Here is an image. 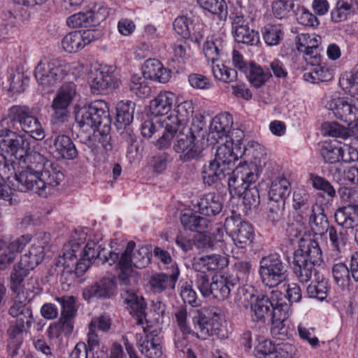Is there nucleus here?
<instances>
[{
    "label": "nucleus",
    "mask_w": 358,
    "mask_h": 358,
    "mask_svg": "<svg viewBox=\"0 0 358 358\" xmlns=\"http://www.w3.org/2000/svg\"><path fill=\"white\" fill-rule=\"evenodd\" d=\"M173 28L176 35L185 43L203 45H216L223 42V37L215 34L209 35V30L203 24H196L188 15L178 16L173 22Z\"/></svg>",
    "instance_id": "4"
},
{
    "label": "nucleus",
    "mask_w": 358,
    "mask_h": 358,
    "mask_svg": "<svg viewBox=\"0 0 358 358\" xmlns=\"http://www.w3.org/2000/svg\"><path fill=\"white\" fill-rule=\"evenodd\" d=\"M317 206L310 194L304 189H297L293 193V208L296 210H300L303 213H307L310 211L314 213L317 209Z\"/></svg>",
    "instance_id": "41"
},
{
    "label": "nucleus",
    "mask_w": 358,
    "mask_h": 358,
    "mask_svg": "<svg viewBox=\"0 0 358 358\" xmlns=\"http://www.w3.org/2000/svg\"><path fill=\"white\" fill-rule=\"evenodd\" d=\"M74 318L61 316L59 320L50 325L48 336L50 338H59L62 334L69 335L73 330Z\"/></svg>",
    "instance_id": "44"
},
{
    "label": "nucleus",
    "mask_w": 358,
    "mask_h": 358,
    "mask_svg": "<svg viewBox=\"0 0 358 358\" xmlns=\"http://www.w3.org/2000/svg\"><path fill=\"white\" fill-rule=\"evenodd\" d=\"M175 101V95L168 91L161 92L150 101V108L155 116L164 115L169 112Z\"/></svg>",
    "instance_id": "35"
},
{
    "label": "nucleus",
    "mask_w": 358,
    "mask_h": 358,
    "mask_svg": "<svg viewBox=\"0 0 358 358\" xmlns=\"http://www.w3.org/2000/svg\"><path fill=\"white\" fill-rule=\"evenodd\" d=\"M45 144L50 152L57 159H73L78 156L77 149L71 138L64 134H57L48 138Z\"/></svg>",
    "instance_id": "17"
},
{
    "label": "nucleus",
    "mask_w": 358,
    "mask_h": 358,
    "mask_svg": "<svg viewBox=\"0 0 358 358\" xmlns=\"http://www.w3.org/2000/svg\"><path fill=\"white\" fill-rule=\"evenodd\" d=\"M29 271L28 269L20 266V262L13 266L10 275V289L13 292H20L22 283L29 274Z\"/></svg>",
    "instance_id": "55"
},
{
    "label": "nucleus",
    "mask_w": 358,
    "mask_h": 358,
    "mask_svg": "<svg viewBox=\"0 0 358 358\" xmlns=\"http://www.w3.org/2000/svg\"><path fill=\"white\" fill-rule=\"evenodd\" d=\"M336 222L345 229H353L358 226V205H348L336 210Z\"/></svg>",
    "instance_id": "33"
},
{
    "label": "nucleus",
    "mask_w": 358,
    "mask_h": 358,
    "mask_svg": "<svg viewBox=\"0 0 358 358\" xmlns=\"http://www.w3.org/2000/svg\"><path fill=\"white\" fill-rule=\"evenodd\" d=\"M135 103L131 101H121L117 107L116 127L118 129H125L134 119Z\"/></svg>",
    "instance_id": "39"
},
{
    "label": "nucleus",
    "mask_w": 358,
    "mask_h": 358,
    "mask_svg": "<svg viewBox=\"0 0 358 358\" xmlns=\"http://www.w3.org/2000/svg\"><path fill=\"white\" fill-rule=\"evenodd\" d=\"M121 294L128 305L129 312L136 321V324L143 325L146 317L147 308L144 299L138 296L134 290L129 289H124Z\"/></svg>",
    "instance_id": "25"
},
{
    "label": "nucleus",
    "mask_w": 358,
    "mask_h": 358,
    "mask_svg": "<svg viewBox=\"0 0 358 358\" xmlns=\"http://www.w3.org/2000/svg\"><path fill=\"white\" fill-rule=\"evenodd\" d=\"M180 222L185 229L192 231L202 232L208 227L206 218L191 212L182 213L180 216Z\"/></svg>",
    "instance_id": "43"
},
{
    "label": "nucleus",
    "mask_w": 358,
    "mask_h": 358,
    "mask_svg": "<svg viewBox=\"0 0 358 358\" xmlns=\"http://www.w3.org/2000/svg\"><path fill=\"white\" fill-rule=\"evenodd\" d=\"M80 257L76 259L73 254L66 253L65 256L71 260L67 262V268H74L73 275L75 277L82 276L90 268L92 262L101 261V263L108 264L111 266L116 263L119 259V254L109 251L103 248L99 243L94 241H89L80 252Z\"/></svg>",
    "instance_id": "3"
},
{
    "label": "nucleus",
    "mask_w": 358,
    "mask_h": 358,
    "mask_svg": "<svg viewBox=\"0 0 358 358\" xmlns=\"http://www.w3.org/2000/svg\"><path fill=\"white\" fill-rule=\"evenodd\" d=\"M316 208L319 213L314 211L310 215V222L313 232L315 235L322 236L328 231L331 226L329 225L327 218L320 206H317Z\"/></svg>",
    "instance_id": "45"
},
{
    "label": "nucleus",
    "mask_w": 358,
    "mask_h": 358,
    "mask_svg": "<svg viewBox=\"0 0 358 358\" xmlns=\"http://www.w3.org/2000/svg\"><path fill=\"white\" fill-rule=\"evenodd\" d=\"M293 7V3L288 0H275L271 4V10L275 17H286Z\"/></svg>",
    "instance_id": "64"
},
{
    "label": "nucleus",
    "mask_w": 358,
    "mask_h": 358,
    "mask_svg": "<svg viewBox=\"0 0 358 358\" xmlns=\"http://www.w3.org/2000/svg\"><path fill=\"white\" fill-rule=\"evenodd\" d=\"M212 72L215 79L224 83H231L237 78L236 71L222 64L213 65Z\"/></svg>",
    "instance_id": "57"
},
{
    "label": "nucleus",
    "mask_w": 358,
    "mask_h": 358,
    "mask_svg": "<svg viewBox=\"0 0 358 358\" xmlns=\"http://www.w3.org/2000/svg\"><path fill=\"white\" fill-rule=\"evenodd\" d=\"M249 81L256 88L264 85L272 76L270 72L265 71L259 65L253 62L249 64Z\"/></svg>",
    "instance_id": "46"
},
{
    "label": "nucleus",
    "mask_w": 358,
    "mask_h": 358,
    "mask_svg": "<svg viewBox=\"0 0 358 358\" xmlns=\"http://www.w3.org/2000/svg\"><path fill=\"white\" fill-rule=\"evenodd\" d=\"M194 107L192 102L186 101L179 103L176 109L164 120L166 122L169 129H173V127L178 129H189L187 123L192 116Z\"/></svg>",
    "instance_id": "23"
},
{
    "label": "nucleus",
    "mask_w": 358,
    "mask_h": 358,
    "mask_svg": "<svg viewBox=\"0 0 358 358\" xmlns=\"http://www.w3.org/2000/svg\"><path fill=\"white\" fill-rule=\"evenodd\" d=\"M109 131H105L104 128L97 130L94 129L92 136H90L85 143L94 152H98L99 148L97 142L101 145L106 151H110L113 149V143Z\"/></svg>",
    "instance_id": "37"
},
{
    "label": "nucleus",
    "mask_w": 358,
    "mask_h": 358,
    "mask_svg": "<svg viewBox=\"0 0 358 358\" xmlns=\"http://www.w3.org/2000/svg\"><path fill=\"white\" fill-rule=\"evenodd\" d=\"M228 259L222 255L213 254L194 259L193 267L201 273L222 269L228 265Z\"/></svg>",
    "instance_id": "30"
},
{
    "label": "nucleus",
    "mask_w": 358,
    "mask_h": 358,
    "mask_svg": "<svg viewBox=\"0 0 358 358\" xmlns=\"http://www.w3.org/2000/svg\"><path fill=\"white\" fill-rule=\"evenodd\" d=\"M108 8L102 3H90L86 11L69 16L66 24L71 28L92 27L99 25L107 17Z\"/></svg>",
    "instance_id": "11"
},
{
    "label": "nucleus",
    "mask_w": 358,
    "mask_h": 358,
    "mask_svg": "<svg viewBox=\"0 0 358 358\" xmlns=\"http://www.w3.org/2000/svg\"><path fill=\"white\" fill-rule=\"evenodd\" d=\"M76 121L80 127L97 130L104 128L110 129V119L108 104L102 100H96L87 106L79 108L76 113Z\"/></svg>",
    "instance_id": "6"
},
{
    "label": "nucleus",
    "mask_w": 358,
    "mask_h": 358,
    "mask_svg": "<svg viewBox=\"0 0 358 358\" xmlns=\"http://www.w3.org/2000/svg\"><path fill=\"white\" fill-rule=\"evenodd\" d=\"M31 141L25 135L14 131L0 129V171L14 173L16 166H40L43 156L32 149Z\"/></svg>",
    "instance_id": "1"
},
{
    "label": "nucleus",
    "mask_w": 358,
    "mask_h": 358,
    "mask_svg": "<svg viewBox=\"0 0 358 358\" xmlns=\"http://www.w3.org/2000/svg\"><path fill=\"white\" fill-rule=\"evenodd\" d=\"M45 164V157L42 161L40 166L35 167V166H29L24 167L21 166H16L14 169V173L7 172L6 175L2 174L1 179L8 184L12 183L14 188L20 191H26L31 189L36 193L39 194V189H37L38 181L40 178V171Z\"/></svg>",
    "instance_id": "9"
},
{
    "label": "nucleus",
    "mask_w": 358,
    "mask_h": 358,
    "mask_svg": "<svg viewBox=\"0 0 358 358\" xmlns=\"http://www.w3.org/2000/svg\"><path fill=\"white\" fill-rule=\"evenodd\" d=\"M44 255V246L33 244L27 252L21 255L19 262L20 266L31 271L43 261Z\"/></svg>",
    "instance_id": "38"
},
{
    "label": "nucleus",
    "mask_w": 358,
    "mask_h": 358,
    "mask_svg": "<svg viewBox=\"0 0 358 358\" xmlns=\"http://www.w3.org/2000/svg\"><path fill=\"white\" fill-rule=\"evenodd\" d=\"M262 34L266 45H278L284 38L280 24H267L262 29Z\"/></svg>",
    "instance_id": "47"
},
{
    "label": "nucleus",
    "mask_w": 358,
    "mask_h": 358,
    "mask_svg": "<svg viewBox=\"0 0 358 358\" xmlns=\"http://www.w3.org/2000/svg\"><path fill=\"white\" fill-rule=\"evenodd\" d=\"M290 182L285 178L274 179L268 192V200L285 203V199L290 193Z\"/></svg>",
    "instance_id": "40"
},
{
    "label": "nucleus",
    "mask_w": 358,
    "mask_h": 358,
    "mask_svg": "<svg viewBox=\"0 0 358 358\" xmlns=\"http://www.w3.org/2000/svg\"><path fill=\"white\" fill-rule=\"evenodd\" d=\"M11 113L17 117L21 129L36 141H41L45 136V130L38 120L33 115V111L26 106H14Z\"/></svg>",
    "instance_id": "15"
},
{
    "label": "nucleus",
    "mask_w": 358,
    "mask_h": 358,
    "mask_svg": "<svg viewBox=\"0 0 358 358\" xmlns=\"http://www.w3.org/2000/svg\"><path fill=\"white\" fill-rule=\"evenodd\" d=\"M203 9L209 13L222 17L227 15V6L224 0H196Z\"/></svg>",
    "instance_id": "54"
},
{
    "label": "nucleus",
    "mask_w": 358,
    "mask_h": 358,
    "mask_svg": "<svg viewBox=\"0 0 358 358\" xmlns=\"http://www.w3.org/2000/svg\"><path fill=\"white\" fill-rule=\"evenodd\" d=\"M135 246L136 243L134 241L128 242L124 251L120 256L119 255V259L116 262L117 278L120 285L129 284L134 266L142 268L150 264L152 254L149 248L142 246L134 251Z\"/></svg>",
    "instance_id": "5"
},
{
    "label": "nucleus",
    "mask_w": 358,
    "mask_h": 358,
    "mask_svg": "<svg viewBox=\"0 0 358 358\" xmlns=\"http://www.w3.org/2000/svg\"><path fill=\"white\" fill-rule=\"evenodd\" d=\"M358 8V0H339L331 12L335 22H343L355 14Z\"/></svg>",
    "instance_id": "36"
},
{
    "label": "nucleus",
    "mask_w": 358,
    "mask_h": 358,
    "mask_svg": "<svg viewBox=\"0 0 358 358\" xmlns=\"http://www.w3.org/2000/svg\"><path fill=\"white\" fill-rule=\"evenodd\" d=\"M245 151V148L242 149L239 144L234 145L231 140H226L217 147L215 159L233 167L234 163L243 156Z\"/></svg>",
    "instance_id": "27"
},
{
    "label": "nucleus",
    "mask_w": 358,
    "mask_h": 358,
    "mask_svg": "<svg viewBox=\"0 0 358 358\" xmlns=\"http://www.w3.org/2000/svg\"><path fill=\"white\" fill-rule=\"evenodd\" d=\"M194 329L198 338L206 340L210 336H219L220 323L212 320V317L199 315L194 319Z\"/></svg>",
    "instance_id": "28"
},
{
    "label": "nucleus",
    "mask_w": 358,
    "mask_h": 358,
    "mask_svg": "<svg viewBox=\"0 0 358 358\" xmlns=\"http://www.w3.org/2000/svg\"><path fill=\"white\" fill-rule=\"evenodd\" d=\"M199 212L206 216H215L222 209L220 195L213 192L205 194L197 203Z\"/></svg>",
    "instance_id": "34"
},
{
    "label": "nucleus",
    "mask_w": 358,
    "mask_h": 358,
    "mask_svg": "<svg viewBox=\"0 0 358 358\" xmlns=\"http://www.w3.org/2000/svg\"><path fill=\"white\" fill-rule=\"evenodd\" d=\"M173 272L171 274L155 273L150 280V285L153 292L161 293L166 289H174L176 281L180 275V271L177 266H173Z\"/></svg>",
    "instance_id": "29"
},
{
    "label": "nucleus",
    "mask_w": 358,
    "mask_h": 358,
    "mask_svg": "<svg viewBox=\"0 0 358 358\" xmlns=\"http://www.w3.org/2000/svg\"><path fill=\"white\" fill-rule=\"evenodd\" d=\"M224 227L238 248H245L254 239L253 227L249 222L242 220L240 215L233 214L227 217Z\"/></svg>",
    "instance_id": "12"
},
{
    "label": "nucleus",
    "mask_w": 358,
    "mask_h": 358,
    "mask_svg": "<svg viewBox=\"0 0 358 358\" xmlns=\"http://www.w3.org/2000/svg\"><path fill=\"white\" fill-rule=\"evenodd\" d=\"M255 349L258 358H292L295 352L289 343H274L270 340L260 341Z\"/></svg>",
    "instance_id": "21"
},
{
    "label": "nucleus",
    "mask_w": 358,
    "mask_h": 358,
    "mask_svg": "<svg viewBox=\"0 0 358 358\" xmlns=\"http://www.w3.org/2000/svg\"><path fill=\"white\" fill-rule=\"evenodd\" d=\"M329 290L328 280L324 278L313 281L307 287V294L311 298L320 301L326 299Z\"/></svg>",
    "instance_id": "53"
},
{
    "label": "nucleus",
    "mask_w": 358,
    "mask_h": 358,
    "mask_svg": "<svg viewBox=\"0 0 358 358\" xmlns=\"http://www.w3.org/2000/svg\"><path fill=\"white\" fill-rule=\"evenodd\" d=\"M233 167L214 159L203 166L201 177L204 184L209 186L231 174Z\"/></svg>",
    "instance_id": "26"
},
{
    "label": "nucleus",
    "mask_w": 358,
    "mask_h": 358,
    "mask_svg": "<svg viewBox=\"0 0 358 358\" xmlns=\"http://www.w3.org/2000/svg\"><path fill=\"white\" fill-rule=\"evenodd\" d=\"M115 282L111 278H103L83 290V298L90 301L94 299H106L113 294Z\"/></svg>",
    "instance_id": "24"
},
{
    "label": "nucleus",
    "mask_w": 358,
    "mask_h": 358,
    "mask_svg": "<svg viewBox=\"0 0 358 358\" xmlns=\"http://www.w3.org/2000/svg\"><path fill=\"white\" fill-rule=\"evenodd\" d=\"M285 203L268 200L267 203V219L273 224L280 222L284 215Z\"/></svg>",
    "instance_id": "59"
},
{
    "label": "nucleus",
    "mask_w": 358,
    "mask_h": 358,
    "mask_svg": "<svg viewBox=\"0 0 358 358\" xmlns=\"http://www.w3.org/2000/svg\"><path fill=\"white\" fill-rule=\"evenodd\" d=\"M326 107L334 114V117L352 126L358 118V99L345 97H331L326 103Z\"/></svg>",
    "instance_id": "14"
},
{
    "label": "nucleus",
    "mask_w": 358,
    "mask_h": 358,
    "mask_svg": "<svg viewBox=\"0 0 358 358\" xmlns=\"http://www.w3.org/2000/svg\"><path fill=\"white\" fill-rule=\"evenodd\" d=\"M64 176L57 166L45 158V164L40 171L39 181L36 185L39 195H46L53 187H57L64 180Z\"/></svg>",
    "instance_id": "20"
},
{
    "label": "nucleus",
    "mask_w": 358,
    "mask_h": 358,
    "mask_svg": "<svg viewBox=\"0 0 358 358\" xmlns=\"http://www.w3.org/2000/svg\"><path fill=\"white\" fill-rule=\"evenodd\" d=\"M129 89L131 92L141 99L146 98L151 94V88L145 82V78L138 77L136 75H134L131 78Z\"/></svg>",
    "instance_id": "56"
},
{
    "label": "nucleus",
    "mask_w": 358,
    "mask_h": 358,
    "mask_svg": "<svg viewBox=\"0 0 358 358\" xmlns=\"http://www.w3.org/2000/svg\"><path fill=\"white\" fill-rule=\"evenodd\" d=\"M94 32L87 30L83 33L80 31H71L62 39V45H89L93 41Z\"/></svg>",
    "instance_id": "48"
},
{
    "label": "nucleus",
    "mask_w": 358,
    "mask_h": 358,
    "mask_svg": "<svg viewBox=\"0 0 358 358\" xmlns=\"http://www.w3.org/2000/svg\"><path fill=\"white\" fill-rule=\"evenodd\" d=\"M9 91L13 93L23 92L28 85L29 78L18 69H11L9 71Z\"/></svg>",
    "instance_id": "49"
},
{
    "label": "nucleus",
    "mask_w": 358,
    "mask_h": 358,
    "mask_svg": "<svg viewBox=\"0 0 358 358\" xmlns=\"http://www.w3.org/2000/svg\"><path fill=\"white\" fill-rule=\"evenodd\" d=\"M234 279L223 275H216L212 278L210 296L218 301L227 299L231 289L235 285Z\"/></svg>",
    "instance_id": "32"
},
{
    "label": "nucleus",
    "mask_w": 358,
    "mask_h": 358,
    "mask_svg": "<svg viewBox=\"0 0 358 358\" xmlns=\"http://www.w3.org/2000/svg\"><path fill=\"white\" fill-rule=\"evenodd\" d=\"M287 265L278 254L264 257L259 262V273L262 283L270 287H275L287 278Z\"/></svg>",
    "instance_id": "10"
},
{
    "label": "nucleus",
    "mask_w": 358,
    "mask_h": 358,
    "mask_svg": "<svg viewBox=\"0 0 358 358\" xmlns=\"http://www.w3.org/2000/svg\"><path fill=\"white\" fill-rule=\"evenodd\" d=\"M350 271L343 263L334 264L332 268V273L336 282L341 287L348 285L350 280Z\"/></svg>",
    "instance_id": "61"
},
{
    "label": "nucleus",
    "mask_w": 358,
    "mask_h": 358,
    "mask_svg": "<svg viewBox=\"0 0 358 358\" xmlns=\"http://www.w3.org/2000/svg\"><path fill=\"white\" fill-rule=\"evenodd\" d=\"M327 233L329 234V238L332 246L335 248L338 252H340L341 248L346 245L348 241L346 231L343 229H337L335 227L331 226Z\"/></svg>",
    "instance_id": "62"
},
{
    "label": "nucleus",
    "mask_w": 358,
    "mask_h": 358,
    "mask_svg": "<svg viewBox=\"0 0 358 358\" xmlns=\"http://www.w3.org/2000/svg\"><path fill=\"white\" fill-rule=\"evenodd\" d=\"M115 67L101 64L91 65L88 82L94 94H108L120 85V80L115 75Z\"/></svg>",
    "instance_id": "8"
},
{
    "label": "nucleus",
    "mask_w": 358,
    "mask_h": 358,
    "mask_svg": "<svg viewBox=\"0 0 358 358\" xmlns=\"http://www.w3.org/2000/svg\"><path fill=\"white\" fill-rule=\"evenodd\" d=\"M256 167L247 163H240L232 171L228 180L230 194L233 196H241L246 189L257 180Z\"/></svg>",
    "instance_id": "13"
},
{
    "label": "nucleus",
    "mask_w": 358,
    "mask_h": 358,
    "mask_svg": "<svg viewBox=\"0 0 358 358\" xmlns=\"http://www.w3.org/2000/svg\"><path fill=\"white\" fill-rule=\"evenodd\" d=\"M252 317L253 320L264 322L266 318L272 315L271 303L264 295L258 297L251 305Z\"/></svg>",
    "instance_id": "42"
},
{
    "label": "nucleus",
    "mask_w": 358,
    "mask_h": 358,
    "mask_svg": "<svg viewBox=\"0 0 358 358\" xmlns=\"http://www.w3.org/2000/svg\"><path fill=\"white\" fill-rule=\"evenodd\" d=\"M322 128L326 134L332 137L346 139L350 136V130L336 122H325L322 124Z\"/></svg>",
    "instance_id": "63"
},
{
    "label": "nucleus",
    "mask_w": 358,
    "mask_h": 358,
    "mask_svg": "<svg viewBox=\"0 0 358 358\" xmlns=\"http://www.w3.org/2000/svg\"><path fill=\"white\" fill-rule=\"evenodd\" d=\"M250 20V18H245L243 15H237L234 18L233 34L236 43L245 45H257L259 43V33L248 27Z\"/></svg>",
    "instance_id": "22"
},
{
    "label": "nucleus",
    "mask_w": 358,
    "mask_h": 358,
    "mask_svg": "<svg viewBox=\"0 0 358 358\" xmlns=\"http://www.w3.org/2000/svg\"><path fill=\"white\" fill-rule=\"evenodd\" d=\"M66 75L64 66L55 63L41 61L35 69L37 82L45 87L54 85Z\"/></svg>",
    "instance_id": "19"
},
{
    "label": "nucleus",
    "mask_w": 358,
    "mask_h": 358,
    "mask_svg": "<svg viewBox=\"0 0 358 358\" xmlns=\"http://www.w3.org/2000/svg\"><path fill=\"white\" fill-rule=\"evenodd\" d=\"M77 95V87L73 82L64 83L57 90L51 103V122L60 126L71 118L70 106Z\"/></svg>",
    "instance_id": "7"
},
{
    "label": "nucleus",
    "mask_w": 358,
    "mask_h": 358,
    "mask_svg": "<svg viewBox=\"0 0 358 358\" xmlns=\"http://www.w3.org/2000/svg\"><path fill=\"white\" fill-rule=\"evenodd\" d=\"M343 150L331 142L325 141L322 145L320 155L326 163L334 164L342 159Z\"/></svg>",
    "instance_id": "50"
},
{
    "label": "nucleus",
    "mask_w": 358,
    "mask_h": 358,
    "mask_svg": "<svg viewBox=\"0 0 358 358\" xmlns=\"http://www.w3.org/2000/svg\"><path fill=\"white\" fill-rule=\"evenodd\" d=\"M322 262V251L318 243L312 240H301L294 253V273L301 282H306L313 273L316 275L315 266Z\"/></svg>",
    "instance_id": "2"
},
{
    "label": "nucleus",
    "mask_w": 358,
    "mask_h": 358,
    "mask_svg": "<svg viewBox=\"0 0 358 358\" xmlns=\"http://www.w3.org/2000/svg\"><path fill=\"white\" fill-rule=\"evenodd\" d=\"M137 346L147 358H160L163 353L161 343L157 342V338L154 341L143 340L142 343L138 341Z\"/></svg>",
    "instance_id": "52"
},
{
    "label": "nucleus",
    "mask_w": 358,
    "mask_h": 358,
    "mask_svg": "<svg viewBox=\"0 0 358 358\" xmlns=\"http://www.w3.org/2000/svg\"><path fill=\"white\" fill-rule=\"evenodd\" d=\"M233 125V117L228 113H222L217 115L210 124V134L215 139L227 138Z\"/></svg>",
    "instance_id": "31"
},
{
    "label": "nucleus",
    "mask_w": 358,
    "mask_h": 358,
    "mask_svg": "<svg viewBox=\"0 0 358 358\" xmlns=\"http://www.w3.org/2000/svg\"><path fill=\"white\" fill-rule=\"evenodd\" d=\"M32 239L30 234H24L9 242L0 238V271H5L14 262L17 255Z\"/></svg>",
    "instance_id": "16"
},
{
    "label": "nucleus",
    "mask_w": 358,
    "mask_h": 358,
    "mask_svg": "<svg viewBox=\"0 0 358 358\" xmlns=\"http://www.w3.org/2000/svg\"><path fill=\"white\" fill-rule=\"evenodd\" d=\"M55 300L61 306V316L74 318L77 310L76 308V301L73 296H65L56 297Z\"/></svg>",
    "instance_id": "60"
},
{
    "label": "nucleus",
    "mask_w": 358,
    "mask_h": 358,
    "mask_svg": "<svg viewBox=\"0 0 358 358\" xmlns=\"http://www.w3.org/2000/svg\"><path fill=\"white\" fill-rule=\"evenodd\" d=\"M176 138L173 149L176 152L181 153L180 159L187 162L199 156L201 150L194 143L196 137L190 129H179Z\"/></svg>",
    "instance_id": "18"
},
{
    "label": "nucleus",
    "mask_w": 358,
    "mask_h": 358,
    "mask_svg": "<svg viewBox=\"0 0 358 358\" xmlns=\"http://www.w3.org/2000/svg\"><path fill=\"white\" fill-rule=\"evenodd\" d=\"M24 325L22 323H16L11 325L8 329L9 336L8 348H13L14 352L20 348L22 343V334Z\"/></svg>",
    "instance_id": "58"
},
{
    "label": "nucleus",
    "mask_w": 358,
    "mask_h": 358,
    "mask_svg": "<svg viewBox=\"0 0 358 358\" xmlns=\"http://www.w3.org/2000/svg\"><path fill=\"white\" fill-rule=\"evenodd\" d=\"M303 78L311 83L327 82L332 78L331 72L320 65L313 66L308 72L304 73Z\"/></svg>",
    "instance_id": "51"
}]
</instances>
